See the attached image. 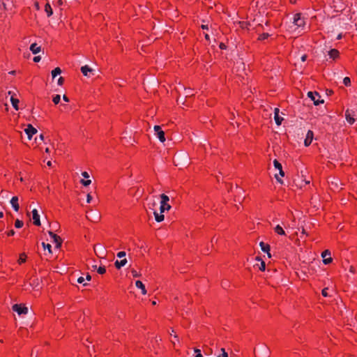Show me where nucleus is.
<instances>
[{
  "instance_id": "obj_24",
  "label": "nucleus",
  "mask_w": 357,
  "mask_h": 357,
  "mask_svg": "<svg viewBox=\"0 0 357 357\" xmlns=\"http://www.w3.org/2000/svg\"><path fill=\"white\" fill-rule=\"evenodd\" d=\"M53 240L56 244V248H60L63 243V239L59 236L56 234L54 236H53Z\"/></svg>"
},
{
  "instance_id": "obj_47",
  "label": "nucleus",
  "mask_w": 357,
  "mask_h": 357,
  "mask_svg": "<svg viewBox=\"0 0 357 357\" xmlns=\"http://www.w3.org/2000/svg\"><path fill=\"white\" fill-rule=\"evenodd\" d=\"M219 47L220 50H226L227 46L224 43H220L219 44Z\"/></svg>"
},
{
  "instance_id": "obj_8",
  "label": "nucleus",
  "mask_w": 357,
  "mask_h": 357,
  "mask_svg": "<svg viewBox=\"0 0 357 357\" xmlns=\"http://www.w3.org/2000/svg\"><path fill=\"white\" fill-rule=\"evenodd\" d=\"M12 310L17 312L19 315L21 314H26L28 312V308L25 305V304L20 303V304H14L12 306Z\"/></svg>"
},
{
  "instance_id": "obj_17",
  "label": "nucleus",
  "mask_w": 357,
  "mask_h": 357,
  "mask_svg": "<svg viewBox=\"0 0 357 357\" xmlns=\"http://www.w3.org/2000/svg\"><path fill=\"white\" fill-rule=\"evenodd\" d=\"M33 224L36 226L40 225V215L36 209L32 211Z\"/></svg>"
},
{
  "instance_id": "obj_29",
  "label": "nucleus",
  "mask_w": 357,
  "mask_h": 357,
  "mask_svg": "<svg viewBox=\"0 0 357 357\" xmlns=\"http://www.w3.org/2000/svg\"><path fill=\"white\" fill-rule=\"evenodd\" d=\"M153 214L156 222H160L164 220V215L162 214V213H161V211L160 212V213H158L157 211H155L153 212Z\"/></svg>"
},
{
  "instance_id": "obj_25",
  "label": "nucleus",
  "mask_w": 357,
  "mask_h": 357,
  "mask_svg": "<svg viewBox=\"0 0 357 357\" xmlns=\"http://www.w3.org/2000/svg\"><path fill=\"white\" fill-rule=\"evenodd\" d=\"M135 285L137 288H139L142 290V294L145 295L146 294V289L145 285L143 284V282L141 280H137L135 282Z\"/></svg>"
},
{
  "instance_id": "obj_23",
  "label": "nucleus",
  "mask_w": 357,
  "mask_h": 357,
  "mask_svg": "<svg viewBox=\"0 0 357 357\" xmlns=\"http://www.w3.org/2000/svg\"><path fill=\"white\" fill-rule=\"evenodd\" d=\"M30 50L32 52L33 54H36L40 52L41 47L40 46L38 45L37 43H34L31 45Z\"/></svg>"
},
{
  "instance_id": "obj_1",
  "label": "nucleus",
  "mask_w": 357,
  "mask_h": 357,
  "mask_svg": "<svg viewBox=\"0 0 357 357\" xmlns=\"http://www.w3.org/2000/svg\"><path fill=\"white\" fill-rule=\"evenodd\" d=\"M190 157L187 152L176 153L174 156V163L176 166L185 167L189 164Z\"/></svg>"
},
{
  "instance_id": "obj_2",
  "label": "nucleus",
  "mask_w": 357,
  "mask_h": 357,
  "mask_svg": "<svg viewBox=\"0 0 357 357\" xmlns=\"http://www.w3.org/2000/svg\"><path fill=\"white\" fill-rule=\"evenodd\" d=\"M254 354L255 357H269L270 350L266 345L261 344L254 349Z\"/></svg>"
},
{
  "instance_id": "obj_53",
  "label": "nucleus",
  "mask_w": 357,
  "mask_h": 357,
  "mask_svg": "<svg viewBox=\"0 0 357 357\" xmlns=\"http://www.w3.org/2000/svg\"><path fill=\"white\" fill-rule=\"evenodd\" d=\"M194 94L193 93H191L190 91L189 92H187L185 93V98H191L192 96H193Z\"/></svg>"
},
{
  "instance_id": "obj_38",
  "label": "nucleus",
  "mask_w": 357,
  "mask_h": 357,
  "mask_svg": "<svg viewBox=\"0 0 357 357\" xmlns=\"http://www.w3.org/2000/svg\"><path fill=\"white\" fill-rule=\"evenodd\" d=\"M343 84H344L346 86H351V79H350L349 77H345L343 79Z\"/></svg>"
},
{
  "instance_id": "obj_43",
  "label": "nucleus",
  "mask_w": 357,
  "mask_h": 357,
  "mask_svg": "<svg viewBox=\"0 0 357 357\" xmlns=\"http://www.w3.org/2000/svg\"><path fill=\"white\" fill-rule=\"evenodd\" d=\"M222 354L218 356L217 357H228V354L225 351V349H221Z\"/></svg>"
},
{
  "instance_id": "obj_45",
  "label": "nucleus",
  "mask_w": 357,
  "mask_h": 357,
  "mask_svg": "<svg viewBox=\"0 0 357 357\" xmlns=\"http://www.w3.org/2000/svg\"><path fill=\"white\" fill-rule=\"evenodd\" d=\"M57 83L59 86H62L64 83V78L63 77H60Z\"/></svg>"
},
{
  "instance_id": "obj_7",
  "label": "nucleus",
  "mask_w": 357,
  "mask_h": 357,
  "mask_svg": "<svg viewBox=\"0 0 357 357\" xmlns=\"http://www.w3.org/2000/svg\"><path fill=\"white\" fill-rule=\"evenodd\" d=\"M293 23L298 27H303L305 25V17L301 13H298L294 15Z\"/></svg>"
},
{
  "instance_id": "obj_56",
  "label": "nucleus",
  "mask_w": 357,
  "mask_h": 357,
  "mask_svg": "<svg viewBox=\"0 0 357 357\" xmlns=\"http://www.w3.org/2000/svg\"><path fill=\"white\" fill-rule=\"evenodd\" d=\"M201 28L203 30H208V24H202L201 25Z\"/></svg>"
},
{
  "instance_id": "obj_36",
  "label": "nucleus",
  "mask_w": 357,
  "mask_h": 357,
  "mask_svg": "<svg viewBox=\"0 0 357 357\" xmlns=\"http://www.w3.org/2000/svg\"><path fill=\"white\" fill-rule=\"evenodd\" d=\"M97 272L100 275L105 274L106 273V267L105 266H99L98 268L97 269Z\"/></svg>"
},
{
  "instance_id": "obj_48",
  "label": "nucleus",
  "mask_w": 357,
  "mask_h": 357,
  "mask_svg": "<svg viewBox=\"0 0 357 357\" xmlns=\"http://www.w3.org/2000/svg\"><path fill=\"white\" fill-rule=\"evenodd\" d=\"M5 227V224L3 221L0 220V232H1Z\"/></svg>"
},
{
  "instance_id": "obj_64",
  "label": "nucleus",
  "mask_w": 357,
  "mask_h": 357,
  "mask_svg": "<svg viewBox=\"0 0 357 357\" xmlns=\"http://www.w3.org/2000/svg\"><path fill=\"white\" fill-rule=\"evenodd\" d=\"M195 357H203V356H202V353H199V354H197L195 356Z\"/></svg>"
},
{
  "instance_id": "obj_54",
  "label": "nucleus",
  "mask_w": 357,
  "mask_h": 357,
  "mask_svg": "<svg viewBox=\"0 0 357 357\" xmlns=\"http://www.w3.org/2000/svg\"><path fill=\"white\" fill-rule=\"evenodd\" d=\"M82 176L84 178H89V175L88 172H83L82 173Z\"/></svg>"
},
{
  "instance_id": "obj_42",
  "label": "nucleus",
  "mask_w": 357,
  "mask_h": 357,
  "mask_svg": "<svg viewBox=\"0 0 357 357\" xmlns=\"http://www.w3.org/2000/svg\"><path fill=\"white\" fill-rule=\"evenodd\" d=\"M328 287H325L322 289L321 291V295L324 296V297H328Z\"/></svg>"
},
{
  "instance_id": "obj_21",
  "label": "nucleus",
  "mask_w": 357,
  "mask_h": 357,
  "mask_svg": "<svg viewBox=\"0 0 357 357\" xmlns=\"http://www.w3.org/2000/svg\"><path fill=\"white\" fill-rule=\"evenodd\" d=\"M10 204L15 211L17 212L20 209V205L18 203V197L17 196H14L11 198Z\"/></svg>"
},
{
  "instance_id": "obj_26",
  "label": "nucleus",
  "mask_w": 357,
  "mask_h": 357,
  "mask_svg": "<svg viewBox=\"0 0 357 357\" xmlns=\"http://www.w3.org/2000/svg\"><path fill=\"white\" fill-rule=\"evenodd\" d=\"M45 11L48 17H51L53 14V9L49 2L45 5Z\"/></svg>"
},
{
  "instance_id": "obj_62",
  "label": "nucleus",
  "mask_w": 357,
  "mask_h": 357,
  "mask_svg": "<svg viewBox=\"0 0 357 357\" xmlns=\"http://www.w3.org/2000/svg\"><path fill=\"white\" fill-rule=\"evenodd\" d=\"M343 37V34L342 33H339L337 36V40H341Z\"/></svg>"
},
{
  "instance_id": "obj_55",
  "label": "nucleus",
  "mask_w": 357,
  "mask_h": 357,
  "mask_svg": "<svg viewBox=\"0 0 357 357\" xmlns=\"http://www.w3.org/2000/svg\"><path fill=\"white\" fill-rule=\"evenodd\" d=\"M326 94L328 96H331L333 94V91L332 89H326Z\"/></svg>"
},
{
  "instance_id": "obj_27",
  "label": "nucleus",
  "mask_w": 357,
  "mask_h": 357,
  "mask_svg": "<svg viewBox=\"0 0 357 357\" xmlns=\"http://www.w3.org/2000/svg\"><path fill=\"white\" fill-rule=\"evenodd\" d=\"M126 263H127V259H122L121 261L116 260L114 262V266H115V268L116 269L119 270L121 267L124 266Z\"/></svg>"
},
{
  "instance_id": "obj_22",
  "label": "nucleus",
  "mask_w": 357,
  "mask_h": 357,
  "mask_svg": "<svg viewBox=\"0 0 357 357\" xmlns=\"http://www.w3.org/2000/svg\"><path fill=\"white\" fill-rule=\"evenodd\" d=\"M328 55L330 56V58L335 60L340 57V52L337 49H331L328 52Z\"/></svg>"
},
{
  "instance_id": "obj_34",
  "label": "nucleus",
  "mask_w": 357,
  "mask_h": 357,
  "mask_svg": "<svg viewBox=\"0 0 357 357\" xmlns=\"http://www.w3.org/2000/svg\"><path fill=\"white\" fill-rule=\"evenodd\" d=\"M61 69L59 67L55 68L54 70H52V76L54 79L57 75H60L61 73Z\"/></svg>"
},
{
  "instance_id": "obj_28",
  "label": "nucleus",
  "mask_w": 357,
  "mask_h": 357,
  "mask_svg": "<svg viewBox=\"0 0 357 357\" xmlns=\"http://www.w3.org/2000/svg\"><path fill=\"white\" fill-rule=\"evenodd\" d=\"M238 24L241 29L249 30L250 22L248 21H238Z\"/></svg>"
},
{
  "instance_id": "obj_9",
  "label": "nucleus",
  "mask_w": 357,
  "mask_h": 357,
  "mask_svg": "<svg viewBox=\"0 0 357 357\" xmlns=\"http://www.w3.org/2000/svg\"><path fill=\"white\" fill-rule=\"evenodd\" d=\"M43 247V255L47 261H50L52 258V245L49 243H42Z\"/></svg>"
},
{
  "instance_id": "obj_59",
  "label": "nucleus",
  "mask_w": 357,
  "mask_h": 357,
  "mask_svg": "<svg viewBox=\"0 0 357 357\" xmlns=\"http://www.w3.org/2000/svg\"><path fill=\"white\" fill-rule=\"evenodd\" d=\"M307 54H303L302 56H301V60L302 61H305L307 60Z\"/></svg>"
},
{
  "instance_id": "obj_44",
  "label": "nucleus",
  "mask_w": 357,
  "mask_h": 357,
  "mask_svg": "<svg viewBox=\"0 0 357 357\" xmlns=\"http://www.w3.org/2000/svg\"><path fill=\"white\" fill-rule=\"evenodd\" d=\"M126 252L124 251H121V252H119L116 255L117 257L119 258H122V257H124L126 256Z\"/></svg>"
},
{
  "instance_id": "obj_58",
  "label": "nucleus",
  "mask_w": 357,
  "mask_h": 357,
  "mask_svg": "<svg viewBox=\"0 0 357 357\" xmlns=\"http://www.w3.org/2000/svg\"><path fill=\"white\" fill-rule=\"evenodd\" d=\"M91 199H92V196L89 193V194L87 195V200H86V201H87V202H88V203H90Z\"/></svg>"
},
{
  "instance_id": "obj_14",
  "label": "nucleus",
  "mask_w": 357,
  "mask_h": 357,
  "mask_svg": "<svg viewBox=\"0 0 357 357\" xmlns=\"http://www.w3.org/2000/svg\"><path fill=\"white\" fill-rule=\"evenodd\" d=\"M81 72L83 75L86 77H91V75H93V69H92L90 66L85 65L81 67Z\"/></svg>"
},
{
  "instance_id": "obj_50",
  "label": "nucleus",
  "mask_w": 357,
  "mask_h": 357,
  "mask_svg": "<svg viewBox=\"0 0 357 357\" xmlns=\"http://www.w3.org/2000/svg\"><path fill=\"white\" fill-rule=\"evenodd\" d=\"M275 179L277 180V181L281 184L283 183V181L282 180L281 178H280L277 174L275 175Z\"/></svg>"
},
{
  "instance_id": "obj_32",
  "label": "nucleus",
  "mask_w": 357,
  "mask_h": 357,
  "mask_svg": "<svg viewBox=\"0 0 357 357\" xmlns=\"http://www.w3.org/2000/svg\"><path fill=\"white\" fill-rule=\"evenodd\" d=\"M176 102H177L178 104L181 103L183 105H185V106H188V107L189 106V104L188 103L187 98L181 97V96H179L177 98Z\"/></svg>"
},
{
  "instance_id": "obj_16",
  "label": "nucleus",
  "mask_w": 357,
  "mask_h": 357,
  "mask_svg": "<svg viewBox=\"0 0 357 357\" xmlns=\"http://www.w3.org/2000/svg\"><path fill=\"white\" fill-rule=\"evenodd\" d=\"M259 246H260V248H261V251H262V252H264L267 253L268 257L269 258H271V253H270V250H271V246H270V245H269V244H268V243H264V242H263V241H261V242L259 243Z\"/></svg>"
},
{
  "instance_id": "obj_41",
  "label": "nucleus",
  "mask_w": 357,
  "mask_h": 357,
  "mask_svg": "<svg viewBox=\"0 0 357 357\" xmlns=\"http://www.w3.org/2000/svg\"><path fill=\"white\" fill-rule=\"evenodd\" d=\"M131 273L133 278H138L141 276V274L139 273L136 270L132 269L131 270Z\"/></svg>"
},
{
  "instance_id": "obj_49",
  "label": "nucleus",
  "mask_w": 357,
  "mask_h": 357,
  "mask_svg": "<svg viewBox=\"0 0 357 357\" xmlns=\"http://www.w3.org/2000/svg\"><path fill=\"white\" fill-rule=\"evenodd\" d=\"M40 59H41V58H40V56H36L33 57V61L35 63H37V62H39Z\"/></svg>"
},
{
  "instance_id": "obj_30",
  "label": "nucleus",
  "mask_w": 357,
  "mask_h": 357,
  "mask_svg": "<svg viewBox=\"0 0 357 357\" xmlns=\"http://www.w3.org/2000/svg\"><path fill=\"white\" fill-rule=\"evenodd\" d=\"M274 231L275 233H277L279 235H282V236H286V233L284 231V230L283 229V228L278 225L275 228H274Z\"/></svg>"
},
{
  "instance_id": "obj_39",
  "label": "nucleus",
  "mask_w": 357,
  "mask_h": 357,
  "mask_svg": "<svg viewBox=\"0 0 357 357\" xmlns=\"http://www.w3.org/2000/svg\"><path fill=\"white\" fill-rule=\"evenodd\" d=\"M259 269L261 271H264L266 269V264L264 260H261L260 264L259 265Z\"/></svg>"
},
{
  "instance_id": "obj_63",
  "label": "nucleus",
  "mask_w": 357,
  "mask_h": 357,
  "mask_svg": "<svg viewBox=\"0 0 357 357\" xmlns=\"http://www.w3.org/2000/svg\"><path fill=\"white\" fill-rule=\"evenodd\" d=\"M204 38L207 41H210V36L208 33H205Z\"/></svg>"
},
{
  "instance_id": "obj_10",
  "label": "nucleus",
  "mask_w": 357,
  "mask_h": 357,
  "mask_svg": "<svg viewBox=\"0 0 357 357\" xmlns=\"http://www.w3.org/2000/svg\"><path fill=\"white\" fill-rule=\"evenodd\" d=\"M94 252L100 258H104L106 256L107 250L104 245L98 244L94 245Z\"/></svg>"
},
{
  "instance_id": "obj_33",
  "label": "nucleus",
  "mask_w": 357,
  "mask_h": 357,
  "mask_svg": "<svg viewBox=\"0 0 357 357\" xmlns=\"http://www.w3.org/2000/svg\"><path fill=\"white\" fill-rule=\"evenodd\" d=\"M10 101L12 103L13 107L16 109L18 110V104H19V100L17 98H14L13 96L10 98Z\"/></svg>"
},
{
  "instance_id": "obj_15",
  "label": "nucleus",
  "mask_w": 357,
  "mask_h": 357,
  "mask_svg": "<svg viewBox=\"0 0 357 357\" xmlns=\"http://www.w3.org/2000/svg\"><path fill=\"white\" fill-rule=\"evenodd\" d=\"M313 138H314V132L312 130H309L307 132L306 137L304 140L305 146H306V147L309 146L312 144Z\"/></svg>"
},
{
  "instance_id": "obj_19",
  "label": "nucleus",
  "mask_w": 357,
  "mask_h": 357,
  "mask_svg": "<svg viewBox=\"0 0 357 357\" xmlns=\"http://www.w3.org/2000/svg\"><path fill=\"white\" fill-rule=\"evenodd\" d=\"M86 218L89 220L93 221V222H98L100 218L98 213L96 212H93V211L88 213V214L86 215Z\"/></svg>"
},
{
  "instance_id": "obj_11",
  "label": "nucleus",
  "mask_w": 357,
  "mask_h": 357,
  "mask_svg": "<svg viewBox=\"0 0 357 357\" xmlns=\"http://www.w3.org/2000/svg\"><path fill=\"white\" fill-rule=\"evenodd\" d=\"M322 261L325 265L330 264L333 262L331 251L328 249L325 250L321 253Z\"/></svg>"
},
{
  "instance_id": "obj_60",
  "label": "nucleus",
  "mask_w": 357,
  "mask_h": 357,
  "mask_svg": "<svg viewBox=\"0 0 357 357\" xmlns=\"http://www.w3.org/2000/svg\"><path fill=\"white\" fill-rule=\"evenodd\" d=\"M63 5V1L62 0H58L56 1V6H60Z\"/></svg>"
},
{
  "instance_id": "obj_35",
  "label": "nucleus",
  "mask_w": 357,
  "mask_h": 357,
  "mask_svg": "<svg viewBox=\"0 0 357 357\" xmlns=\"http://www.w3.org/2000/svg\"><path fill=\"white\" fill-rule=\"evenodd\" d=\"M24 225V222L22 220L17 219L15 222V227L17 229L22 228Z\"/></svg>"
},
{
  "instance_id": "obj_57",
  "label": "nucleus",
  "mask_w": 357,
  "mask_h": 357,
  "mask_svg": "<svg viewBox=\"0 0 357 357\" xmlns=\"http://www.w3.org/2000/svg\"><path fill=\"white\" fill-rule=\"evenodd\" d=\"M63 100L67 102H68L70 101L69 98L66 95L63 96Z\"/></svg>"
},
{
  "instance_id": "obj_3",
  "label": "nucleus",
  "mask_w": 357,
  "mask_h": 357,
  "mask_svg": "<svg viewBox=\"0 0 357 357\" xmlns=\"http://www.w3.org/2000/svg\"><path fill=\"white\" fill-rule=\"evenodd\" d=\"M255 32L258 33L257 41H264L267 40L271 35L268 33H260L264 29V26L261 24H258L254 29Z\"/></svg>"
},
{
  "instance_id": "obj_5",
  "label": "nucleus",
  "mask_w": 357,
  "mask_h": 357,
  "mask_svg": "<svg viewBox=\"0 0 357 357\" xmlns=\"http://www.w3.org/2000/svg\"><path fill=\"white\" fill-rule=\"evenodd\" d=\"M307 96L313 101L314 105L316 106L324 102V100L321 99V96L317 91H309Z\"/></svg>"
},
{
  "instance_id": "obj_6",
  "label": "nucleus",
  "mask_w": 357,
  "mask_h": 357,
  "mask_svg": "<svg viewBox=\"0 0 357 357\" xmlns=\"http://www.w3.org/2000/svg\"><path fill=\"white\" fill-rule=\"evenodd\" d=\"M160 198H161V202H160V211H161V213H164L165 211H168L171 208V206L168 204L169 198L167 195H165L164 193H162L160 195Z\"/></svg>"
},
{
  "instance_id": "obj_46",
  "label": "nucleus",
  "mask_w": 357,
  "mask_h": 357,
  "mask_svg": "<svg viewBox=\"0 0 357 357\" xmlns=\"http://www.w3.org/2000/svg\"><path fill=\"white\" fill-rule=\"evenodd\" d=\"M15 234V231L13 229H10V231L6 232L8 236H13Z\"/></svg>"
},
{
  "instance_id": "obj_61",
  "label": "nucleus",
  "mask_w": 357,
  "mask_h": 357,
  "mask_svg": "<svg viewBox=\"0 0 357 357\" xmlns=\"http://www.w3.org/2000/svg\"><path fill=\"white\" fill-rule=\"evenodd\" d=\"M86 279L88 281H90L91 280V275L89 273H87V274H86Z\"/></svg>"
},
{
  "instance_id": "obj_12",
  "label": "nucleus",
  "mask_w": 357,
  "mask_h": 357,
  "mask_svg": "<svg viewBox=\"0 0 357 357\" xmlns=\"http://www.w3.org/2000/svg\"><path fill=\"white\" fill-rule=\"evenodd\" d=\"M154 131L159 140L161 142H164L165 141V132L162 130V128L160 126H155Z\"/></svg>"
},
{
  "instance_id": "obj_52",
  "label": "nucleus",
  "mask_w": 357,
  "mask_h": 357,
  "mask_svg": "<svg viewBox=\"0 0 357 357\" xmlns=\"http://www.w3.org/2000/svg\"><path fill=\"white\" fill-rule=\"evenodd\" d=\"M77 282L78 283H80V284H81V283H83V282H84V278L83 277H82V276H81V277H79V278H77Z\"/></svg>"
},
{
  "instance_id": "obj_40",
  "label": "nucleus",
  "mask_w": 357,
  "mask_h": 357,
  "mask_svg": "<svg viewBox=\"0 0 357 357\" xmlns=\"http://www.w3.org/2000/svg\"><path fill=\"white\" fill-rule=\"evenodd\" d=\"M81 183L84 185V186H88L91 184V180H85V179H82L81 180Z\"/></svg>"
},
{
  "instance_id": "obj_31",
  "label": "nucleus",
  "mask_w": 357,
  "mask_h": 357,
  "mask_svg": "<svg viewBox=\"0 0 357 357\" xmlns=\"http://www.w3.org/2000/svg\"><path fill=\"white\" fill-rule=\"evenodd\" d=\"M26 259H27L26 255L24 252H22V253L20 254L17 262L20 265H21L22 264H24L26 262Z\"/></svg>"
},
{
  "instance_id": "obj_51",
  "label": "nucleus",
  "mask_w": 357,
  "mask_h": 357,
  "mask_svg": "<svg viewBox=\"0 0 357 357\" xmlns=\"http://www.w3.org/2000/svg\"><path fill=\"white\" fill-rule=\"evenodd\" d=\"M349 270L352 273H356L355 267L354 266H352V265L349 266Z\"/></svg>"
},
{
  "instance_id": "obj_4",
  "label": "nucleus",
  "mask_w": 357,
  "mask_h": 357,
  "mask_svg": "<svg viewBox=\"0 0 357 357\" xmlns=\"http://www.w3.org/2000/svg\"><path fill=\"white\" fill-rule=\"evenodd\" d=\"M345 119L347 123L353 125L357 119V113L353 109H347L345 111Z\"/></svg>"
},
{
  "instance_id": "obj_18",
  "label": "nucleus",
  "mask_w": 357,
  "mask_h": 357,
  "mask_svg": "<svg viewBox=\"0 0 357 357\" xmlns=\"http://www.w3.org/2000/svg\"><path fill=\"white\" fill-rule=\"evenodd\" d=\"M280 109L277 107L274 109V119L277 126H280L284 120L279 114Z\"/></svg>"
},
{
  "instance_id": "obj_37",
  "label": "nucleus",
  "mask_w": 357,
  "mask_h": 357,
  "mask_svg": "<svg viewBox=\"0 0 357 357\" xmlns=\"http://www.w3.org/2000/svg\"><path fill=\"white\" fill-rule=\"evenodd\" d=\"M60 100H61V96L60 95H55L54 96H53V98H52V101L55 104V105H57L60 102Z\"/></svg>"
},
{
  "instance_id": "obj_20",
  "label": "nucleus",
  "mask_w": 357,
  "mask_h": 357,
  "mask_svg": "<svg viewBox=\"0 0 357 357\" xmlns=\"http://www.w3.org/2000/svg\"><path fill=\"white\" fill-rule=\"evenodd\" d=\"M273 165L275 169L279 170V174L282 176H284V172L282 169V164L276 159L273 160Z\"/></svg>"
},
{
  "instance_id": "obj_13",
  "label": "nucleus",
  "mask_w": 357,
  "mask_h": 357,
  "mask_svg": "<svg viewBox=\"0 0 357 357\" xmlns=\"http://www.w3.org/2000/svg\"><path fill=\"white\" fill-rule=\"evenodd\" d=\"M24 131H25V133L27 135L29 139H31L33 135L37 132L36 128H35L31 124H29L27 126V128H25Z\"/></svg>"
}]
</instances>
